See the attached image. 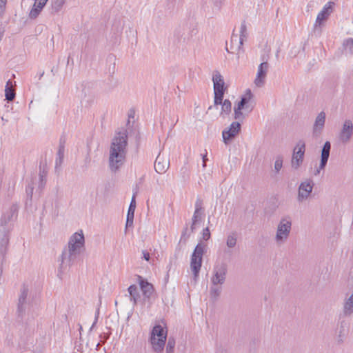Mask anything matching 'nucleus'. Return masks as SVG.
<instances>
[{
	"instance_id": "41",
	"label": "nucleus",
	"mask_w": 353,
	"mask_h": 353,
	"mask_svg": "<svg viewBox=\"0 0 353 353\" xmlns=\"http://www.w3.org/2000/svg\"><path fill=\"white\" fill-rule=\"evenodd\" d=\"M190 232V229H188L187 227L184 228L183 231L182 232L181 241H185L190 236H188V234Z\"/></svg>"
},
{
	"instance_id": "42",
	"label": "nucleus",
	"mask_w": 353,
	"mask_h": 353,
	"mask_svg": "<svg viewBox=\"0 0 353 353\" xmlns=\"http://www.w3.org/2000/svg\"><path fill=\"white\" fill-rule=\"evenodd\" d=\"M202 210V201L201 199H197L195 203V210L197 212H201Z\"/></svg>"
},
{
	"instance_id": "35",
	"label": "nucleus",
	"mask_w": 353,
	"mask_h": 353,
	"mask_svg": "<svg viewBox=\"0 0 353 353\" xmlns=\"http://www.w3.org/2000/svg\"><path fill=\"white\" fill-rule=\"evenodd\" d=\"M65 0H54L52 4V9L54 12H58L65 3Z\"/></svg>"
},
{
	"instance_id": "52",
	"label": "nucleus",
	"mask_w": 353,
	"mask_h": 353,
	"mask_svg": "<svg viewBox=\"0 0 353 353\" xmlns=\"http://www.w3.org/2000/svg\"><path fill=\"white\" fill-rule=\"evenodd\" d=\"M97 321V317H96V319H95L94 322L93 323V324H92V327H91L90 330H92V327L95 325V324H96Z\"/></svg>"
},
{
	"instance_id": "37",
	"label": "nucleus",
	"mask_w": 353,
	"mask_h": 353,
	"mask_svg": "<svg viewBox=\"0 0 353 353\" xmlns=\"http://www.w3.org/2000/svg\"><path fill=\"white\" fill-rule=\"evenodd\" d=\"M283 160L281 156L276 157L274 165V171L276 174H278L281 170L283 167Z\"/></svg>"
},
{
	"instance_id": "27",
	"label": "nucleus",
	"mask_w": 353,
	"mask_h": 353,
	"mask_svg": "<svg viewBox=\"0 0 353 353\" xmlns=\"http://www.w3.org/2000/svg\"><path fill=\"white\" fill-rule=\"evenodd\" d=\"M5 96L6 100L8 101H12L15 98V91L12 88V83L10 80H9L6 85L5 88Z\"/></svg>"
},
{
	"instance_id": "44",
	"label": "nucleus",
	"mask_w": 353,
	"mask_h": 353,
	"mask_svg": "<svg viewBox=\"0 0 353 353\" xmlns=\"http://www.w3.org/2000/svg\"><path fill=\"white\" fill-rule=\"evenodd\" d=\"M224 0H212V3L214 7L218 9H220Z\"/></svg>"
},
{
	"instance_id": "45",
	"label": "nucleus",
	"mask_w": 353,
	"mask_h": 353,
	"mask_svg": "<svg viewBox=\"0 0 353 353\" xmlns=\"http://www.w3.org/2000/svg\"><path fill=\"white\" fill-rule=\"evenodd\" d=\"M133 221H134V217L127 216V219H126V223H125V230H126L128 227H132V225H133Z\"/></svg>"
},
{
	"instance_id": "48",
	"label": "nucleus",
	"mask_w": 353,
	"mask_h": 353,
	"mask_svg": "<svg viewBox=\"0 0 353 353\" xmlns=\"http://www.w3.org/2000/svg\"><path fill=\"white\" fill-rule=\"evenodd\" d=\"M142 253H143V259H144L145 260H146L147 261H148L150 260V253H149L148 252H147V251H145V250H143V251L142 252Z\"/></svg>"
},
{
	"instance_id": "38",
	"label": "nucleus",
	"mask_w": 353,
	"mask_h": 353,
	"mask_svg": "<svg viewBox=\"0 0 353 353\" xmlns=\"http://www.w3.org/2000/svg\"><path fill=\"white\" fill-rule=\"evenodd\" d=\"M201 212L194 211L192 219V221L199 223L200 221H201Z\"/></svg>"
},
{
	"instance_id": "10",
	"label": "nucleus",
	"mask_w": 353,
	"mask_h": 353,
	"mask_svg": "<svg viewBox=\"0 0 353 353\" xmlns=\"http://www.w3.org/2000/svg\"><path fill=\"white\" fill-rule=\"evenodd\" d=\"M305 151V144L300 141L294 148L293 154L291 161L292 168L297 170L303 161Z\"/></svg>"
},
{
	"instance_id": "9",
	"label": "nucleus",
	"mask_w": 353,
	"mask_h": 353,
	"mask_svg": "<svg viewBox=\"0 0 353 353\" xmlns=\"http://www.w3.org/2000/svg\"><path fill=\"white\" fill-rule=\"evenodd\" d=\"M212 81L214 83V105L216 106L222 103L225 92V83L223 77L219 72H216L213 75Z\"/></svg>"
},
{
	"instance_id": "36",
	"label": "nucleus",
	"mask_w": 353,
	"mask_h": 353,
	"mask_svg": "<svg viewBox=\"0 0 353 353\" xmlns=\"http://www.w3.org/2000/svg\"><path fill=\"white\" fill-rule=\"evenodd\" d=\"M175 340L172 337L168 339L166 345V353H174L175 347Z\"/></svg>"
},
{
	"instance_id": "3",
	"label": "nucleus",
	"mask_w": 353,
	"mask_h": 353,
	"mask_svg": "<svg viewBox=\"0 0 353 353\" xmlns=\"http://www.w3.org/2000/svg\"><path fill=\"white\" fill-rule=\"evenodd\" d=\"M19 205L14 202L3 209L0 218V229L11 231L18 217Z\"/></svg>"
},
{
	"instance_id": "2",
	"label": "nucleus",
	"mask_w": 353,
	"mask_h": 353,
	"mask_svg": "<svg viewBox=\"0 0 353 353\" xmlns=\"http://www.w3.org/2000/svg\"><path fill=\"white\" fill-rule=\"evenodd\" d=\"M128 136L126 132H118L113 138L109 152V168L112 172H117L123 165L126 153Z\"/></svg>"
},
{
	"instance_id": "12",
	"label": "nucleus",
	"mask_w": 353,
	"mask_h": 353,
	"mask_svg": "<svg viewBox=\"0 0 353 353\" xmlns=\"http://www.w3.org/2000/svg\"><path fill=\"white\" fill-rule=\"evenodd\" d=\"M353 135V123L350 119H346L339 134V140L343 143H348Z\"/></svg>"
},
{
	"instance_id": "19",
	"label": "nucleus",
	"mask_w": 353,
	"mask_h": 353,
	"mask_svg": "<svg viewBox=\"0 0 353 353\" xmlns=\"http://www.w3.org/2000/svg\"><path fill=\"white\" fill-rule=\"evenodd\" d=\"M10 230L0 229V254L3 256L7 251L10 240Z\"/></svg>"
},
{
	"instance_id": "6",
	"label": "nucleus",
	"mask_w": 353,
	"mask_h": 353,
	"mask_svg": "<svg viewBox=\"0 0 353 353\" xmlns=\"http://www.w3.org/2000/svg\"><path fill=\"white\" fill-rule=\"evenodd\" d=\"M292 229V220L290 216L283 217L276 228L275 242L277 245L284 244L288 239Z\"/></svg>"
},
{
	"instance_id": "13",
	"label": "nucleus",
	"mask_w": 353,
	"mask_h": 353,
	"mask_svg": "<svg viewBox=\"0 0 353 353\" xmlns=\"http://www.w3.org/2000/svg\"><path fill=\"white\" fill-rule=\"evenodd\" d=\"M268 69L269 64L266 61L262 62L259 65L257 73L254 81V83L257 88H261L265 85Z\"/></svg>"
},
{
	"instance_id": "21",
	"label": "nucleus",
	"mask_w": 353,
	"mask_h": 353,
	"mask_svg": "<svg viewBox=\"0 0 353 353\" xmlns=\"http://www.w3.org/2000/svg\"><path fill=\"white\" fill-rule=\"evenodd\" d=\"M343 314L345 316H350L353 314V292L343 300Z\"/></svg>"
},
{
	"instance_id": "43",
	"label": "nucleus",
	"mask_w": 353,
	"mask_h": 353,
	"mask_svg": "<svg viewBox=\"0 0 353 353\" xmlns=\"http://www.w3.org/2000/svg\"><path fill=\"white\" fill-rule=\"evenodd\" d=\"M34 190V185L32 183H29L26 187V192L28 195L32 196Z\"/></svg>"
},
{
	"instance_id": "23",
	"label": "nucleus",
	"mask_w": 353,
	"mask_h": 353,
	"mask_svg": "<svg viewBox=\"0 0 353 353\" xmlns=\"http://www.w3.org/2000/svg\"><path fill=\"white\" fill-rule=\"evenodd\" d=\"M128 291L129 293V297L130 301L133 303V305H135L141 302V296L139 288L135 285H131L128 288Z\"/></svg>"
},
{
	"instance_id": "25",
	"label": "nucleus",
	"mask_w": 353,
	"mask_h": 353,
	"mask_svg": "<svg viewBox=\"0 0 353 353\" xmlns=\"http://www.w3.org/2000/svg\"><path fill=\"white\" fill-rule=\"evenodd\" d=\"M242 46H240V39L237 34H232L230 39V49L226 46L225 50L228 53H234V50H240Z\"/></svg>"
},
{
	"instance_id": "17",
	"label": "nucleus",
	"mask_w": 353,
	"mask_h": 353,
	"mask_svg": "<svg viewBox=\"0 0 353 353\" xmlns=\"http://www.w3.org/2000/svg\"><path fill=\"white\" fill-rule=\"evenodd\" d=\"M325 123V113L321 112L316 117L314 123L313 125V135L314 137H319L324 128Z\"/></svg>"
},
{
	"instance_id": "30",
	"label": "nucleus",
	"mask_w": 353,
	"mask_h": 353,
	"mask_svg": "<svg viewBox=\"0 0 353 353\" xmlns=\"http://www.w3.org/2000/svg\"><path fill=\"white\" fill-rule=\"evenodd\" d=\"M237 242L236 234L235 233H231L227 236L226 245L228 248H234Z\"/></svg>"
},
{
	"instance_id": "22",
	"label": "nucleus",
	"mask_w": 353,
	"mask_h": 353,
	"mask_svg": "<svg viewBox=\"0 0 353 353\" xmlns=\"http://www.w3.org/2000/svg\"><path fill=\"white\" fill-rule=\"evenodd\" d=\"M48 1V0H35L33 7L29 14L30 18H37L43 7L46 6Z\"/></svg>"
},
{
	"instance_id": "26",
	"label": "nucleus",
	"mask_w": 353,
	"mask_h": 353,
	"mask_svg": "<svg viewBox=\"0 0 353 353\" xmlns=\"http://www.w3.org/2000/svg\"><path fill=\"white\" fill-rule=\"evenodd\" d=\"M220 105H221L220 115L222 117H225L229 115L232 110L231 101L229 99H225L223 101H222V103Z\"/></svg>"
},
{
	"instance_id": "18",
	"label": "nucleus",
	"mask_w": 353,
	"mask_h": 353,
	"mask_svg": "<svg viewBox=\"0 0 353 353\" xmlns=\"http://www.w3.org/2000/svg\"><path fill=\"white\" fill-rule=\"evenodd\" d=\"M333 4L334 3L332 2H328L323 6L322 10L317 15L315 22V26L318 25L321 26V23L328 18V17L332 12Z\"/></svg>"
},
{
	"instance_id": "5",
	"label": "nucleus",
	"mask_w": 353,
	"mask_h": 353,
	"mask_svg": "<svg viewBox=\"0 0 353 353\" xmlns=\"http://www.w3.org/2000/svg\"><path fill=\"white\" fill-rule=\"evenodd\" d=\"M253 95L250 89H248L244 95H243L241 98L240 101L235 105L234 108V118L236 120L242 121L245 118V114L242 112L243 110L245 114H248L251 112L253 110V106H252L249 102L252 99Z\"/></svg>"
},
{
	"instance_id": "34",
	"label": "nucleus",
	"mask_w": 353,
	"mask_h": 353,
	"mask_svg": "<svg viewBox=\"0 0 353 353\" xmlns=\"http://www.w3.org/2000/svg\"><path fill=\"white\" fill-rule=\"evenodd\" d=\"M64 156V145L60 144L57 152V157L56 159V165H60L63 161Z\"/></svg>"
},
{
	"instance_id": "15",
	"label": "nucleus",
	"mask_w": 353,
	"mask_h": 353,
	"mask_svg": "<svg viewBox=\"0 0 353 353\" xmlns=\"http://www.w3.org/2000/svg\"><path fill=\"white\" fill-rule=\"evenodd\" d=\"M241 130V124L237 121L232 122L228 129L222 132L223 141L228 144V141L234 138Z\"/></svg>"
},
{
	"instance_id": "51",
	"label": "nucleus",
	"mask_w": 353,
	"mask_h": 353,
	"mask_svg": "<svg viewBox=\"0 0 353 353\" xmlns=\"http://www.w3.org/2000/svg\"><path fill=\"white\" fill-rule=\"evenodd\" d=\"M348 282L353 285V275L350 276V279H348Z\"/></svg>"
},
{
	"instance_id": "31",
	"label": "nucleus",
	"mask_w": 353,
	"mask_h": 353,
	"mask_svg": "<svg viewBox=\"0 0 353 353\" xmlns=\"http://www.w3.org/2000/svg\"><path fill=\"white\" fill-rule=\"evenodd\" d=\"M343 46L346 53L352 54L353 53V39L349 38L343 41Z\"/></svg>"
},
{
	"instance_id": "32",
	"label": "nucleus",
	"mask_w": 353,
	"mask_h": 353,
	"mask_svg": "<svg viewBox=\"0 0 353 353\" xmlns=\"http://www.w3.org/2000/svg\"><path fill=\"white\" fill-rule=\"evenodd\" d=\"M247 28L245 22L242 23L240 28V46H243V41L247 38Z\"/></svg>"
},
{
	"instance_id": "29",
	"label": "nucleus",
	"mask_w": 353,
	"mask_h": 353,
	"mask_svg": "<svg viewBox=\"0 0 353 353\" xmlns=\"http://www.w3.org/2000/svg\"><path fill=\"white\" fill-rule=\"evenodd\" d=\"M46 176L47 172L44 169H43V170L40 169L38 179V189L41 191L44 188L46 184Z\"/></svg>"
},
{
	"instance_id": "39",
	"label": "nucleus",
	"mask_w": 353,
	"mask_h": 353,
	"mask_svg": "<svg viewBox=\"0 0 353 353\" xmlns=\"http://www.w3.org/2000/svg\"><path fill=\"white\" fill-rule=\"evenodd\" d=\"M203 239L205 241H208L210 238V232L209 228L207 227L203 230L202 234Z\"/></svg>"
},
{
	"instance_id": "53",
	"label": "nucleus",
	"mask_w": 353,
	"mask_h": 353,
	"mask_svg": "<svg viewBox=\"0 0 353 353\" xmlns=\"http://www.w3.org/2000/svg\"><path fill=\"white\" fill-rule=\"evenodd\" d=\"M99 347H100V343H98L97 346H96V350H98Z\"/></svg>"
},
{
	"instance_id": "4",
	"label": "nucleus",
	"mask_w": 353,
	"mask_h": 353,
	"mask_svg": "<svg viewBox=\"0 0 353 353\" xmlns=\"http://www.w3.org/2000/svg\"><path fill=\"white\" fill-rule=\"evenodd\" d=\"M167 329L160 325H155L152 330L150 341L153 350L160 353L163 350L167 339Z\"/></svg>"
},
{
	"instance_id": "46",
	"label": "nucleus",
	"mask_w": 353,
	"mask_h": 353,
	"mask_svg": "<svg viewBox=\"0 0 353 353\" xmlns=\"http://www.w3.org/2000/svg\"><path fill=\"white\" fill-rule=\"evenodd\" d=\"M14 185H15L14 183H13L12 185H10V184H9L8 189V197L12 196V194H14Z\"/></svg>"
},
{
	"instance_id": "47",
	"label": "nucleus",
	"mask_w": 353,
	"mask_h": 353,
	"mask_svg": "<svg viewBox=\"0 0 353 353\" xmlns=\"http://www.w3.org/2000/svg\"><path fill=\"white\" fill-rule=\"evenodd\" d=\"M197 224L198 223L192 221V225L190 226V232L188 234V236H190L191 234L194 232L195 230L196 229Z\"/></svg>"
},
{
	"instance_id": "1",
	"label": "nucleus",
	"mask_w": 353,
	"mask_h": 353,
	"mask_svg": "<svg viewBox=\"0 0 353 353\" xmlns=\"http://www.w3.org/2000/svg\"><path fill=\"white\" fill-rule=\"evenodd\" d=\"M84 235L81 231L75 232L70 238L68 247L64 248L60 259V265L58 269V276L61 275L74 263L77 256L80 254L81 248L84 246Z\"/></svg>"
},
{
	"instance_id": "49",
	"label": "nucleus",
	"mask_w": 353,
	"mask_h": 353,
	"mask_svg": "<svg viewBox=\"0 0 353 353\" xmlns=\"http://www.w3.org/2000/svg\"><path fill=\"white\" fill-rule=\"evenodd\" d=\"M203 167H206V161H208L207 155L206 154L203 156Z\"/></svg>"
},
{
	"instance_id": "7",
	"label": "nucleus",
	"mask_w": 353,
	"mask_h": 353,
	"mask_svg": "<svg viewBox=\"0 0 353 353\" xmlns=\"http://www.w3.org/2000/svg\"><path fill=\"white\" fill-rule=\"evenodd\" d=\"M205 247V245L203 244H197L191 256L190 268L195 279L199 276L201 268Z\"/></svg>"
},
{
	"instance_id": "40",
	"label": "nucleus",
	"mask_w": 353,
	"mask_h": 353,
	"mask_svg": "<svg viewBox=\"0 0 353 353\" xmlns=\"http://www.w3.org/2000/svg\"><path fill=\"white\" fill-rule=\"evenodd\" d=\"M7 0H0V17H1L5 12Z\"/></svg>"
},
{
	"instance_id": "16",
	"label": "nucleus",
	"mask_w": 353,
	"mask_h": 353,
	"mask_svg": "<svg viewBox=\"0 0 353 353\" xmlns=\"http://www.w3.org/2000/svg\"><path fill=\"white\" fill-rule=\"evenodd\" d=\"M139 283L142 291L143 295V302L146 300H149L152 296L154 289L153 285L148 282L146 280H144L141 276H139Z\"/></svg>"
},
{
	"instance_id": "20",
	"label": "nucleus",
	"mask_w": 353,
	"mask_h": 353,
	"mask_svg": "<svg viewBox=\"0 0 353 353\" xmlns=\"http://www.w3.org/2000/svg\"><path fill=\"white\" fill-rule=\"evenodd\" d=\"M28 294V288L26 285H23L21 289V293L19 297L18 312L23 313L28 303L27 297Z\"/></svg>"
},
{
	"instance_id": "24",
	"label": "nucleus",
	"mask_w": 353,
	"mask_h": 353,
	"mask_svg": "<svg viewBox=\"0 0 353 353\" xmlns=\"http://www.w3.org/2000/svg\"><path fill=\"white\" fill-rule=\"evenodd\" d=\"M169 168V161L163 159V158L159 155L154 163V169L158 173H164Z\"/></svg>"
},
{
	"instance_id": "50",
	"label": "nucleus",
	"mask_w": 353,
	"mask_h": 353,
	"mask_svg": "<svg viewBox=\"0 0 353 353\" xmlns=\"http://www.w3.org/2000/svg\"><path fill=\"white\" fill-rule=\"evenodd\" d=\"M4 30L0 28V41H1L3 37Z\"/></svg>"
},
{
	"instance_id": "33",
	"label": "nucleus",
	"mask_w": 353,
	"mask_h": 353,
	"mask_svg": "<svg viewBox=\"0 0 353 353\" xmlns=\"http://www.w3.org/2000/svg\"><path fill=\"white\" fill-rule=\"evenodd\" d=\"M135 208H136V201H135V195L134 194L131 199L130 206L128 208L127 216L134 217Z\"/></svg>"
},
{
	"instance_id": "11",
	"label": "nucleus",
	"mask_w": 353,
	"mask_h": 353,
	"mask_svg": "<svg viewBox=\"0 0 353 353\" xmlns=\"http://www.w3.org/2000/svg\"><path fill=\"white\" fill-rule=\"evenodd\" d=\"M314 182L312 179H307L302 181L298 188L297 201L299 203L307 200L313 190Z\"/></svg>"
},
{
	"instance_id": "28",
	"label": "nucleus",
	"mask_w": 353,
	"mask_h": 353,
	"mask_svg": "<svg viewBox=\"0 0 353 353\" xmlns=\"http://www.w3.org/2000/svg\"><path fill=\"white\" fill-rule=\"evenodd\" d=\"M221 285L211 284L210 288V295L211 299L214 301L217 300L221 293Z\"/></svg>"
},
{
	"instance_id": "8",
	"label": "nucleus",
	"mask_w": 353,
	"mask_h": 353,
	"mask_svg": "<svg viewBox=\"0 0 353 353\" xmlns=\"http://www.w3.org/2000/svg\"><path fill=\"white\" fill-rule=\"evenodd\" d=\"M228 274V265L226 263H216L213 267L212 276L210 279L211 284L222 285L226 281Z\"/></svg>"
},
{
	"instance_id": "14",
	"label": "nucleus",
	"mask_w": 353,
	"mask_h": 353,
	"mask_svg": "<svg viewBox=\"0 0 353 353\" xmlns=\"http://www.w3.org/2000/svg\"><path fill=\"white\" fill-rule=\"evenodd\" d=\"M331 150V143L330 141H327L325 142L321 152V161L319 165V168L316 169V172L314 173L315 175H318L320 173V171L322 170H324L325 168L330 154Z\"/></svg>"
}]
</instances>
